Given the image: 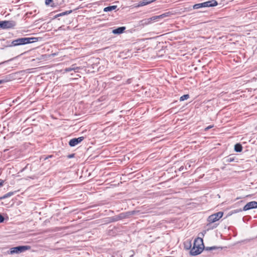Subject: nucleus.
I'll use <instances>...</instances> for the list:
<instances>
[{
  "label": "nucleus",
  "mask_w": 257,
  "mask_h": 257,
  "mask_svg": "<svg viewBox=\"0 0 257 257\" xmlns=\"http://www.w3.org/2000/svg\"><path fill=\"white\" fill-rule=\"evenodd\" d=\"M38 41L37 37H23L13 40L9 47L18 46L32 43Z\"/></svg>",
  "instance_id": "1"
},
{
  "label": "nucleus",
  "mask_w": 257,
  "mask_h": 257,
  "mask_svg": "<svg viewBox=\"0 0 257 257\" xmlns=\"http://www.w3.org/2000/svg\"><path fill=\"white\" fill-rule=\"evenodd\" d=\"M218 3L216 0H210L202 3L195 4L193 6V9H198L202 8H209L216 6Z\"/></svg>",
  "instance_id": "2"
},
{
  "label": "nucleus",
  "mask_w": 257,
  "mask_h": 257,
  "mask_svg": "<svg viewBox=\"0 0 257 257\" xmlns=\"http://www.w3.org/2000/svg\"><path fill=\"white\" fill-rule=\"evenodd\" d=\"M31 246L29 245H20L12 247L10 249V254L20 253L24 252L26 250H29Z\"/></svg>",
  "instance_id": "3"
},
{
  "label": "nucleus",
  "mask_w": 257,
  "mask_h": 257,
  "mask_svg": "<svg viewBox=\"0 0 257 257\" xmlns=\"http://www.w3.org/2000/svg\"><path fill=\"white\" fill-rule=\"evenodd\" d=\"M16 26V22L14 21H0V28L7 29L14 28Z\"/></svg>",
  "instance_id": "4"
},
{
  "label": "nucleus",
  "mask_w": 257,
  "mask_h": 257,
  "mask_svg": "<svg viewBox=\"0 0 257 257\" xmlns=\"http://www.w3.org/2000/svg\"><path fill=\"white\" fill-rule=\"evenodd\" d=\"M223 215V213L219 211L210 215L207 218V221L209 222L207 225L218 221L222 217Z\"/></svg>",
  "instance_id": "5"
},
{
  "label": "nucleus",
  "mask_w": 257,
  "mask_h": 257,
  "mask_svg": "<svg viewBox=\"0 0 257 257\" xmlns=\"http://www.w3.org/2000/svg\"><path fill=\"white\" fill-rule=\"evenodd\" d=\"M84 139V137H80L77 138H73L71 139L69 142V145L72 147H75L80 143Z\"/></svg>",
  "instance_id": "6"
},
{
  "label": "nucleus",
  "mask_w": 257,
  "mask_h": 257,
  "mask_svg": "<svg viewBox=\"0 0 257 257\" xmlns=\"http://www.w3.org/2000/svg\"><path fill=\"white\" fill-rule=\"evenodd\" d=\"M203 251V248L202 246H193L191 249L190 253L191 255L195 256L200 254Z\"/></svg>",
  "instance_id": "7"
},
{
  "label": "nucleus",
  "mask_w": 257,
  "mask_h": 257,
  "mask_svg": "<svg viewBox=\"0 0 257 257\" xmlns=\"http://www.w3.org/2000/svg\"><path fill=\"white\" fill-rule=\"evenodd\" d=\"M257 208V202L255 201L247 203L243 208V211H247L251 209Z\"/></svg>",
  "instance_id": "8"
},
{
  "label": "nucleus",
  "mask_w": 257,
  "mask_h": 257,
  "mask_svg": "<svg viewBox=\"0 0 257 257\" xmlns=\"http://www.w3.org/2000/svg\"><path fill=\"white\" fill-rule=\"evenodd\" d=\"M224 162L226 163H229L230 162H238V159L236 157L235 155L231 154L230 155L226 157H225L224 159Z\"/></svg>",
  "instance_id": "9"
},
{
  "label": "nucleus",
  "mask_w": 257,
  "mask_h": 257,
  "mask_svg": "<svg viewBox=\"0 0 257 257\" xmlns=\"http://www.w3.org/2000/svg\"><path fill=\"white\" fill-rule=\"evenodd\" d=\"M125 29V27L124 26L118 27L115 29H113L112 31V33L115 35H119L123 33Z\"/></svg>",
  "instance_id": "10"
},
{
  "label": "nucleus",
  "mask_w": 257,
  "mask_h": 257,
  "mask_svg": "<svg viewBox=\"0 0 257 257\" xmlns=\"http://www.w3.org/2000/svg\"><path fill=\"white\" fill-rule=\"evenodd\" d=\"M168 16V13H165V14H163L161 15H160L159 16H157V17H152L149 19H147V20H144L145 21V23L144 24H149V23H150L152 20H155L157 18H164L165 17H167Z\"/></svg>",
  "instance_id": "11"
},
{
  "label": "nucleus",
  "mask_w": 257,
  "mask_h": 257,
  "mask_svg": "<svg viewBox=\"0 0 257 257\" xmlns=\"http://www.w3.org/2000/svg\"><path fill=\"white\" fill-rule=\"evenodd\" d=\"M203 246V239L200 237H198L194 240L193 246Z\"/></svg>",
  "instance_id": "12"
},
{
  "label": "nucleus",
  "mask_w": 257,
  "mask_h": 257,
  "mask_svg": "<svg viewBox=\"0 0 257 257\" xmlns=\"http://www.w3.org/2000/svg\"><path fill=\"white\" fill-rule=\"evenodd\" d=\"M79 69V68L78 67H77L76 65H72L70 67L66 68L65 69V71L66 72H68L73 70L75 72H77Z\"/></svg>",
  "instance_id": "13"
},
{
  "label": "nucleus",
  "mask_w": 257,
  "mask_h": 257,
  "mask_svg": "<svg viewBox=\"0 0 257 257\" xmlns=\"http://www.w3.org/2000/svg\"><path fill=\"white\" fill-rule=\"evenodd\" d=\"M156 0H143L140 1L139 3V6H144L148 4H151L152 2L156 1Z\"/></svg>",
  "instance_id": "14"
},
{
  "label": "nucleus",
  "mask_w": 257,
  "mask_h": 257,
  "mask_svg": "<svg viewBox=\"0 0 257 257\" xmlns=\"http://www.w3.org/2000/svg\"><path fill=\"white\" fill-rule=\"evenodd\" d=\"M117 8V6H109L105 7L103 9V11L105 12H111L115 10Z\"/></svg>",
  "instance_id": "15"
},
{
  "label": "nucleus",
  "mask_w": 257,
  "mask_h": 257,
  "mask_svg": "<svg viewBox=\"0 0 257 257\" xmlns=\"http://www.w3.org/2000/svg\"><path fill=\"white\" fill-rule=\"evenodd\" d=\"M234 149L236 152L240 153L242 150V145L239 143H237L234 145Z\"/></svg>",
  "instance_id": "16"
},
{
  "label": "nucleus",
  "mask_w": 257,
  "mask_h": 257,
  "mask_svg": "<svg viewBox=\"0 0 257 257\" xmlns=\"http://www.w3.org/2000/svg\"><path fill=\"white\" fill-rule=\"evenodd\" d=\"M138 212H139L138 211L133 210V211H127V212H124V215L125 216V218H129L131 216L136 214Z\"/></svg>",
  "instance_id": "17"
},
{
  "label": "nucleus",
  "mask_w": 257,
  "mask_h": 257,
  "mask_svg": "<svg viewBox=\"0 0 257 257\" xmlns=\"http://www.w3.org/2000/svg\"><path fill=\"white\" fill-rule=\"evenodd\" d=\"M72 12V10L66 11L65 12H62V13H59V14L56 15V16H55V18H58L59 17L64 16H65V15L70 14Z\"/></svg>",
  "instance_id": "18"
},
{
  "label": "nucleus",
  "mask_w": 257,
  "mask_h": 257,
  "mask_svg": "<svg viewBox=\"0 0 257 257\" xmlns=\"http://www.w3.org/2000/svg\"><path fill=\"white\" fill-rule=\"evenodd\" d=\"M16 192H9L4 195L0 197V200L6 199L8 197H10L11 196H13Z\"/></svg>",
  "instance_id": "19"
},
{
  "label": "nucleus",
  "mask_w": 257,
  "mask_h": 257,
  "mask_svg": "<svg viewBox=\"0 0 257 257\" xmlns=\"http://www.w3.org/2000/svg\"><path fill=\"white\" fill-rule=\"evenodd\" d=\"M53 0H45V3L46 6H50L51 7H55V5L53 3Z\"/></svg>",
  "instance_id": "20"
},
{
  "label": "nucleus",
  "mask_w": 257,
  "mask_h": 257,
  "mask_svg": "<svg viewBox=\"0 0 257 257\" xmlns=\"http://www.w3.org/2000/svg\"><path fill=\"white\" fill-rule=\"evenodd\" d=\"M117 215L112 216L109 218V221L110 222H116L118 221Z\"/></svg>",
  "instance_id": "21"
},
{
  "label": "nucleus",
  "mask_w": 257,
  "mask_h": 257,
  "mask_svg": "<svg viewBox=\"0 0 257 257\" xmlns=\"http://www.w3.org/2000/svg\"><path fill=\"white\" fill-rule=\"evenodd\" d=\"M189 98V94H184L180 97V101H182L185 100H187L188 98Z\"/></svg>",
  "instance_id": "22"
},
{
  "label": "nucleus",
  "mask_w": 257,
  "mask_h": 257,
  "mask_svg": "<svg viewBox=\"0 0 257 257\" xmlns=\"http://www.w3.org/2000/svg\"><path fill=\"white\" fill-rule=\"evenodd\" d=\"M117 217L119 220L125 218L124 212L121 213L117 215Z\"/></svg>",
  "instance_id": "23"
},
{
  "label": "nucleus",
  "mask_w": 257,
  "mask_h": 257,
  "mask_svg": "<svg viewBox=\"0 0 257 257\" xmlns=\"http://www.w3.org/2000/svg\"><path fill=\"white\" fill-rule=\"evenodd\" d=\"M202 248H203V250H204L205 251H211V246L210 247H208V246H207V247H205L204 245L202 246Z\"/></svg>",
  "instance_id": "24"
},
{
  "label": "nucleus",
  "mask_w": 257,
  "mask_h": 257,
  "mask_svg": "<svg viewBox=\"0 0 257 257\" xmlns=\"http://www.w3.org/2000/svg\"><path fill=\"white\" fill-rule=\"evenodd\" d=\"M242 211H243V209H242L240 208V209H237L232 210V212L233 213H236L241 212Z\"/></svg>",
  "instance_id": "25"
},
{
  "label": "nucleus",
  "mask_w": 257,
  "mask_h": 257,
  "mask_svg": "<svg viewBox=\"0 0 257 257\" xmlns=\"http://www.w3.org/2000/svg\"><path fill=\"white\" fill-rule=\"evenodd\" d=\"M5 218L2 214L0 213V223L4 222Z\"/></svg>",
  "instance_id": "26"
},
{
  "label": "nucleus",
  "mask_w": 257,
  "mask_h": 257,
  "mask_svg": "<svg viewBox=\"0 0 257 257\" xmlns=\"http://www.w3.org/2000/svg\"><path fill=\"white\" fill-rule=\"evenodd\" d=\"M218 248H220L221 249L222 247H217L216 246H211V250H216V249H217Z\"/></svg>",
  "instance_id": "27"
},
{
  "label": "nucleus",
  "mask_w": 257,
  "mask_h": 257,
  "mask_svg": "<svg viewBox=\"0 0 257 257\" xmlns=\"http://www.w3.org/2000/svg\"><path fill=\"white\" fill-rule=\"evenodd\" d=\"M74 155H75V154H69V155H68L67 156V158H68V159H71V158H73V157H74Z\"/></svg>",
  "instance_id": "28"
},
{
  "label": "nucleus",
  "mask_w": 257,
  "mask_h": 257,
  "mask_svg": "<svg viewBox=\"0 0 257 257\" xmlns=\"http://www.w3.org/2000/svg\"><path fill=\"white\" fill-rule=\"evenodd\" d=\"M4 182V180L0 179V187L3 185Z\"/></svg>",
  "instance_id": "29"
},
{
  "label": "nucleus",
  "mask_w": 257,
  "mask_h": 257,
  "mask_svg": "<svg viewBox=\"0 0 257 257\" xmlns=\"http://www.w3.org/2000/svg\"><path fill=\"white\" fill-rule=\"evenodd\" d=\"M13 59H14V58H12V59H10V60H9L5 61H4V62H2V63H0V65H1V64H3V63H7V62H9V61H11L13 60Z\"/></svg>",
  "instance_id": "30"
},
{
  "label": "nucleus",
  "mask_w": 257,
  "mask_h": 257,
  "mask_svg": "<svg viewBox=\"0 0 257 257\" xmlns=\"http://www.w3.org/2000/svg\"><path fill=\"white\" fill-rule=\"evenodd\" d=\"M213 127V125H209L208 126H207V127L205 128V131H207L209 129L212 128Z\"/></svg>",
  "instance_id": "31"
},
{
  "label": "nucleus",
  "mask_w": 257,
  "mask_h": 257,
  "mask_svg": "<svg viewBox=\"0 0 257 257\" xmlns=\"http://www.w3.org/2000/svg\"><path fill=\"white\" fill-rule=\"evenodd\" d=\"M7 81L4 79L0 80V84L3 83Z\"/></svg>",
  "instance_id": "32"
},
{
  "label": "nucleus",
  "mask_w": 257,
  "mask_h": 257,
  "mask_svg": "<svg viewBox=\"0 0 257 257\" xmlns=\"http://www.w3.org/2000/svg\"><path fill=\"white\" fill-rule=\"evenodd\" d=\"M131 80H132V79H131V78L130 79H128L127 80V81H126L127 83H128V84L131 83Z\"/></svg>",
  "instance_id": "33"
},
{
  "label": "nucleus",
  "mask_w": 257,
  "mask_h": 257,
  "mask_svg": "<svg viewBox=\"0 0 257 257\" xmlns=\"http://www.w3.org/2000/svg\"><path fill=\"white\" fill-rule=\"evenodd\" d=\"M183 169H184V167H183V166H181V167H180L179 168V170L180 171H181L183 170Z\"/></svg>",
  "instance_id": "34"
},
{
  "label": "nucleus",
  "mask_w": 257,
  "mask_h": 257,
  "mask_svg": "<svg viewBox=\"0 0 257 257\" xmlns=\"http://www.w3.org/2000/svg\"><path fill=\"white\" fill-rule=\"evenodd\" d=\"M52 155H50V156H48V157H47L45 159L46 160L48 158H52Z\"/></svg>",
  "instance_id": "35"
},
{
  "label": "nucleus",
  "mask_w": 257,
  "mask_h": 257,
  "mask_svg": "<svg viewBox=\"0 0 257 257\" xmlns=\"http://www.w3.org/2000/svg\"><path fill=\"white\" fill-rule=\"evenodd\" d=\"M191 244H190V245H189V248H190V247H191Z\"/></svg>",
  "instance_id": "36"
},
{
  "label": "nucleus",
  "mask_w": 257,
  "mask_h": 257,
  "mask_svg": "<svg viewBox=\"0 0 257 257\" xmlns=\"http://www.w3.org/2000/svg\"><path fill=\"white\" fill-rule=\"evenodd\" d=\"M24 170V169H22V170H21V172L23 171V170Z\"/></svg>",
  "instance_id": "37"
}]
</instances>
